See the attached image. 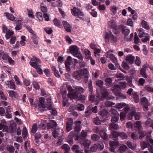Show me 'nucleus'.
Masks as SVG:
<instances>
[{
    "label": "nucleus",
    "instance_id": "nucleus-1",
    "mask_svg": "<svg viewBox=\"0 0 153 153\" xmlns=\"http://www.w3.org/2000/svg\"><path fill=\"white\" fill-rule=\"evenodd\" d=\"M30 65L33 67L35 68L37 72L40 74H43L42 70L39 65L41 63V61L39 58L35 56H33L29 62Z\"/></svg>",
    "mask_w": 153,
    "mask_h": 153
},
{
    "label": "nucleus",
    "instance_id": "nucleus-2",
    "mask_svg": "<svg viewBox=\"0 0 153 153\" xmlns=\"http://www.w3.org/2000/svg\"><path fill=\"white\" fill-rule=\"evenodd\" d=\"M52 103L51 98L49 97L47 100V104L46 105L45 99L44 97H42L39 98L38 106L39 108H47L48 109L50 110L52 108Z\"/></svg>",
    "mask_w": 153,
    "mask_h": 153
},
{
    "label": "nucleus",
    "instance_id": "nucleus-3",
    "mask_svg": "<svg viewBox=\"0 0 153 153\" xmlns=\"http://www.w3.org/2000/svg\"><path fill=\"white\" fill-rule=\"evenodd\" d=\"M104 37L105 42H109V39H110L114 42H116L117 41V36L113 35L112 32L109 31L108 33L105 32L104 33Z\"/></svg>",
    "mask_w": 153,
    "mask_h": 153
},
{
    "label": "nucleus",
    "instance_id": "nucleus-4",
    "mask_svg": "<svg viewBox=\"0 0 153 153\" xmlns=\"http://www.w3.org/2000/svg\"><path fill=\"white\" fill-rule=\"evenodd\" d=\"M25 27L27 30L31 34V37L34 43L36 44H38V39L36 33L31 28L28 26H25Z\"/></svg>",
    "mask_w": 153,
    "mask_h": 153
},
{
    "label": "nucleus",
    "instance_id": "nucleus-5",
    "mask_svg": "<svg viewBox=\"0 0 153 153\" xmlns=\"http://www.w3.org/2000/svg\"><path fill=\"white\" fill-rule=\"evenodd\" d=\"M131 113L128 114V118L130 120L132 119V117H134L135 120H138L140 117V113L139 112H136L134 110L132 109L131 111Z\"/></svg>",
    "mask_w": 153,
    "mask_h": 153
},
{
    "label": "nucleus",
    "instance_id": "nucleus-6",
    "mask_svg": "<svg viewBox=\"0 0 153 153\" xmlns=\"http://www.w3.org/2000/svg\"><path fill=\"white\" fill-rule=\"evenodd\" d=\"M71 10L72 14L75 16H78L80 17L83 16V13L77 8L74 7Z\"/></svg>",
    "mask_w": 153,
    "mask_h": 153
},
{
    "label": "nucleus",
    "instance_id": "nucleus-7",
    "mask_svg": "<svg viewBox=\"0 0 153 153\" xmlns=\"http://www.w3.org/2000/svg\"><path fill=\"white\" fill-rule=\"evenodd\" d=\"M113 51H109L106 52L105 56L107 58H110L111 60L114 63L117 62V58L115 57L113 54L112 53Z\"/></svg>",
    "mask_w": 153,
    "mask_h": 153
},
{
    "label": "nucleus",
    "instance_id": "nucleus-8",
    "mask_svg": "<svg viewBox=\"0 0 153 153\" xmlns=\"http://www.w3.org/2000/svg\"><path fill=\"white\" fill-rule=\"evenodd\" d=\"M110 151L111 152H115L116 147L119 145V143L118 141H111L109 142Z\"/></svg>",
    "mask_w": 153,
    "mask_h": 153
},
{
    "label": "nucleus",
    "instance_id": "nucleus-9",
    "mask_svg": "<svg viewBox=\"0 0 153 153\" xmlns=\"http://www.w3.org/2000/svg\"><path fill=\"white\" fill-rule=\"evenodd\" d=\"M73 59L70 56H68L67 58L65 64L66 70L68 71H69L71 70L70 66L73 63Z\"/></svg>",
    "mask_w": 153,
    "mask_h": 153
},
{
    "label": "nucleus",
    "instance_id": "nucleus-10",
    "mask_svg": "<svg viewBox=\"0 0 153 153\" xmlns=\"http://www.w3.org/2000/svg\"><path fill=\"white\" fill-rule=\"evenodd\" d=\"M82 69H79L74 71L73 74L74 78L78 80H80L82 78Z\"/></svg>",
    "mask_w": 153,
    "mask_h": 153
},
{
    "label": "nucleus",
    "instance_id": "nucleus-11",
    "mask_svg": "<svg viewBox=\"0 0 153 153\" xmlns=\"http://www.w3.org/2000/svg\"><path fill=\"white\" fill-rule=\"evenodd\" d=\"M5 85L7 86V88H10L13 90L16 89L15 85L12 80L5 82Z\"/></svg>",
    "mask_w": 153,
    "mask_h": 153
},
{
    "label": "nucleus",
    "instance_id": "nucleus-12",
    "mask_svg": "<svg viewBox=\"0 0 153 153\" xmlns=\"http://www.w3.org/2000/svg\"><path fill=\"white\" fill-rule=\"evenodd\" d=\"M62 23L66 31L68 32H71L72 28L71 25L66 21H63Z\"/></svg>",
    "mask_w": 153,
    "mask_h": 153
},
{
    "label": "nucleus",
    "instance_id": "nucleus-13",
    "mask_svg": "<svg viewBox=\"0 0 153 153\" xmlns=\"http://www.w3.org/2000/svg\"><path fill=\"white\" fill-rule=\"evenodd\" d=\"M71 53L73 56L75 55L79 52V48L76 46L75 45H72L70 48Z\"/></svg>",
    "mask_w": 153,
    "mask_h": 153
},
{
    "label": "nucleus",
    "instance_id": "nucleus-14",
    "mask_svg": "<svg viewBox=\"0 0 153 153\" xmlns=\"http://www.w3.org/2000/svg\"><path fill=\"white\" fill-rule=\"evenodd\" d=\"M63 132V131L62 129H56L53 132L52 134L54 137L56 138L59 135L62 134Z\"/></svg>",
    "mask_w": 153,
    "mask_h": 153
},
{
    "label": "nucleus",
    "instance_id": "nucleus-15",
    "mask_svg": "<svg viewBox=\"0 0 153 153\" xmlns=\"http://www.w3.org/2000/svg\"><path fill=\"white\" fill-rule=\"evenodd\" d=\"M80 143L85 149H88L89 146L91 143V141L90 140L85 139L81 141Z\"/></svg>",
    "mask_w": 153,
    "mask_h": 153
},
{
    "label": "nucleus",
    "instance_id": "nucleus-16",
    "mask_svg": "<svg viewBox=\"0 0 153 153\" xmlns=\"http://www.w3.org/2000/svg\"><path fill=\"white\" fill-rule=\"evenodd\" d=\"M101 94H102V97L101 98L100 100H103V99L104 98H106L107 99L109 100V98H108V92L107 90L103 89H102L101 91Z\"/></svg>",
    "mask_w": 153,
    "mask_h": 153
},
{
    "label": "nucleus",
    "instance_id": "nucleus-17",
    "mask_svg": "<svg viewBox=\"0 0 153 153\" xmlns=\"http://www.w3.org/2000/svg\"><path fill=\"white\" fill-rule=\"evenodd\" d=\"M148 65L146 64L143 65L140 71V74L144 78H146L147 77V75L146 73V71L147 67H148Z\"/></svg>",
    "mask_w": 153,
    "mask_h": 153
},
{
    "label": "nucleus",
    "instance_id": "nucleus-18",
    "mask_svg": "<svg viewBox=\"0 0 153 153\" xmlns=\"http://www.w3.org/2000/svg\"><path fill=\"white\" fill-rule=\"evenodd\" d=\"M108 26L112 29L115 30L117 29V27L115 22L113 20H111L109 21L108 23Z\"/></svg>",
    "mask_w": 153,
    "mask_h": 153
},
{
    "label": "nucleus",
    "instance_id": "nucleus-19",
    "mask_svg": "<svg viewBox=\"0 0 153 153\" xmlns=\"http://www.w3.org/2000/svg\"><path fill=\"white\" fill-rule=\"evenodd\" d=\"M68 96L69 98L72 99H76L77 100L78 96V94L77 91L73 93H68Z\"/></svg>",
    "mask_w": 153,
    "mask_h": 153
},
{
    "label": "nucleus",
    "instance_id": "nucleus-20",
    "mask_svg": "<svg viewBox=\"0 0 153 153\" xmlns=\"http://www.w3.org/2000/svg\"><path fill=\"white\" fill-rule=\"evenodd\" d=\"M106 131V128H104L103 130H101L100 131V136L104 140H106L108 138V135L105 132Z\"/></svg>",
    "mask_w": 153,
    "mask_h": 153
},
{
    "label": "nucleus",
    "instance_id": "nucleus-21",
    "mask_svg": "<svg viewBox=\"0 0 153 153\" xmlns=\"http://www.w3.org/2000/svg\"><path fill=\"white\" fill-rule=\"evenodd\" d=\"M75 125L74 128L75 131L76 132L79 131L81 129V122L80 121H76L75 122Z\"/></svg>",
    "mask_w": 153,
    "mask_h": 153
},
{
    "label": "nucleus",
    "instance_id": "nucleus-22",
    "mask_svg": "<svg viewBox=\"0 0 153 153\" xmlns=\"http://www.w3.org/2000/svg\"><path fill=\"white\" fill-rule=\"evenodd\" d=\"M134 57L133 56L130 55L126 57V60L127 62L132 64L134 62Z\"/></svg>",
    "mask_w": 153,
    "mask_h": 153
},
{
    "label": "nucleus",
    "instance_id": "nucleus-23",
    "mask_svg": "<svg viewBox=\"0 0 153 153\" xmlns=\"http://www.w3.org/2000/svg\"><path fill=\"white\" fill-rule=\"evenodd\" d=\"M8 94L9 96L12 98H16L18 97V94L16 91H9Z\"/></svg>",
    "mask_w": 153,
    "mask_h": 153
},
{
    "label": "nucleus",
    "instance_id": "nucleus-24",
    "mask_svg": "<svg viewBox=\"0 0 153 153\" xmlns=\"http://www.w3.org/2000/svg\"><path fill=\"white\" fill-rule=\"evenodd\" d=\"M90 100L92 102H94L95 101H97L100 99V96L99 94H98L96 96V99L95 98L94 95H93L91 93L89 95Z\"/></svg>",
    "mask_w": 153,
    "mask_h": 153
},
{
    "label": "nucleus",
    "instance_id": "nucleus-25",
    "mask_svg": "<svg viewBox=\"0 0 153 153\" xmlns=\"http://www.w3.org/2000/svg\"><path fill=\"white\" fill-rule=\"evenodd\" d=\"M143 30V29L142 28H140L138 30L139 32L138 35L140 38L144 37L146 36V35H149L144 32Z\"/></svg>",
    "mask_w": 153,
    "mask_h": 153
},
{
    "label": "nucleus",
    "instance_id": "nucleus-26",
    "mask_svg": "<svg viewBox=\"0 0 153 153\" xmlns=\"http://www.w3.org/2000/svg\"><path fill=\"white\" fill-rule=\"evenodd\" d=\"M141 24L142 27L147 30H149L150 28L148 23L144 20H142L141 22Z\"/></svg>",
    "mask_w": 153,
    "mask_h": 153
},
{
    "label": "nucleus",
    "instance_id": "nucleus-27",
    "mask_svg": "<svg viewBox=\"0 0 153 153\" xmlns=\"http://www.w3.org/2000/svg\"><path fill=\"white\" fill-rule=\"evenodd\" d=\"M5 14L7 18L11 21H13L16 18L11 13H5Z\"/></svg>",
    "mask_w": 153,
    "mask_h": 153
},
{
    "label": "nucleus",
    "instance_id": "nucleus-28",
    "mask_svg": "<svg viewBox=\"0 0 153 153\" xmlns=\"http://www.w3.org/2000/svg\"><path fill=\"white\" fill-rule=\"evenodd\" d=\"M109 128L111 130L113 129L117 130L119 129V128L117 124H115L114 123H112L109 126Z\"/></svg>",
    "mask_w": 153,
    "mask_h": 153
},
{
    "label": "nucleus",
    "instance_id": "nucleus-29",
    "mask_svg": "<svg viewBox=\"0 0 153 153\" xmlns=\"http://www.w3.org/2000/svg\"><path fill=\"white\" fill-rule=\"evenodd\" d=\"M22 22L20 20H19L16 23V25L15 27V29L16 30H20L22 27Z\"/></svg>",
    "mask_w": 153,
    "mask_h": 153
},
{
    "label": "nucleus",
    "instance_id": "nucleus-30",
    "mask_svg": "<svg viewBox=\"0 0 153 153\" xmlns=\"http://www.w3.org/2000/svg\"><path fill=\"white\" fill-rule=\"evenodd\" d=\"M126 143L128 147L132 150L134 149V148L136 147V145L132 143L129 141H127Z\"/></svg>",
    "mask_w": 153,
    "mask_h": 153
},
{
    "label": "nucleus",
    "instance_id": "nucleus-31",
    "mask_svg": "<svg viewBox=\"0 0 153 153\" xmlns=\"http://www.w3.org/2000/svg\"><path fill=\"white\" fill-rule=\"evenodd\" d=\"M75 89L77 92H78L80 94L83 93L85 91L84 89L82 87L80 86H76Z\"/></svg>",
    "mask_w": 153,
    "mask_h": 153
},
{
    "label": "nucleus",
    "instance_id": "nucleus-32",
    "mask_svg": "<svg viewBox=\"0 0 153 153\" xmlns=\"http://www.w3.org/2000/svg\"><path fill=\"white\" fill-rule=\"evenodd\" d=\"M53 23L54 25L57 27L61 28L62 27V25L60 22L57 19H55L53 20Z\"/></svg>",
    "mask_w": 153,
    "mask_h": 153
},
{
    "label": "nucleus",
    "instance_id": "nucleus-33",
    "mask_svg": "<svg viewBox=\"0 0 153 153\" xmlns=\"http://www.w3.org/2000/svg\"><path fill=\"white\" fill-rule=\"evenodd\" d=\"M100 114L102 117H107L109 115V114L107 110H103L101 111Z\"/></svg>",
    "mask_w": 153,
    "mask_h": 153
},
{
    "label": "nucleus",
    "instance_id": "nucleus-34",
    "mask_svg": "<svg viewBox=\"0 0 153 153\" xmlns=\"http://www.w3.org/2000/svg\"><path fill=\"white\" fill-rule=\"evenodd\" d=\"M134 126L137 129L139 130H140L142 128L141 122L139 121H136L135 123L134 124Z\"/></svg>",
    "mask_w": 153,
    "mask_h": 153
},
{
    "label": "nucleus",
    "instance_id": "nucleus-35",
    "mask_svg": "<svg viewBox=\"0 0 153 153\" xmlns=\"http://www.w3.org/2000/svg\"><path fill=\"white\" fill-rule=\"evenodd\" d=\"M74 56L75 57H76L79 59V62L82 61L83 60L84 58L82 54L79 52L76 54L75 55H74Z\"/></svg>",
    "mask_w": 153,
    "mask_h": 153
},
{
    "label": "nucleus",
    "instance_id": "nucleus-36",
    "mask_svg": "<svg viewBox=\"0 0 153 153\" xmlns=\"http://www.w3.org/2000/svg\"><path fill=\"white\" fill-rule=\"evenodd\" d=\"M14 34V32L13 31L10 30H8L7 31L5 35V37L7 39H8L10 38L11 36L13 35Z\"/></svg>",
    "mask_w": 153,
    "mask_h": 153
},
{
    "label": "nucleus",
    "instance_id": "nucleus-37",
    "mask_svg": "<svg viewBox=\"0 0 153 153\" xmlns=\"http://www.w3.org/2000/svg\"><path fill=\"white\" fill-rule=\"evenodd\" d=\"M127 149V146L125 145L121 146L120 149L118 150V152L120 153H123L124 152L126 151Z\"/></svg>",
    "mask_w": 153,
    "mask_h": 153
},
{
    "label": "nucleus",
    "instance_id": "nucleus-38",
    "mask_svg": "<svg viewBox=\"0 0 153 153\" xmlns=\"http://www.w3.org/2000/svg\"><path fill=\"white\" fill-rule=\"evenodd\" d=\"M82 70V75H84V76L86 78H88L89 76V74L88 70L85 68Z\"/></svg>",
    "mask_w": 153,
    "mask_h": 153
},
{
    "label": "nucleus",
    "instance_id": "nucleus-39",
    "mask_svg": "<svg viewBox=\"0 0 153 153\" xmlns=\"http://www.w3.org/2000/svg\"><path fill=\"white\" fill-rule=\"evenodd\" d=\"M141 104L143 105H149L147 99L146 97H143L141 99Z\"/></svg>",
    "mask_w": 153,
    "mask_h": 153
},
{
    "label": "nucleus",
    "instance_id": "nucleus-40",
    "mask_svg": "<svg viewBox=\"0 0 153 153\" xmlns=\"http://www.w3.org/2000/svg\"><path fill=\"white\" fill-rule=\"evenodd\" d=\"M112 79L111 78H107L105 81V85L108 87H109L112 83Z\"/></svg>",
    "mask_w": 153,
    "mask_h": 153
},
{
    "label": "nucleus",
    "instance_id": "nucleus-41",
    "mask_svg": "<svg viewBox=\"0 0 153 153\" xmlns=\"http://www.w3.org/2000/svg\"><path fill=\"white\" fill-rule=\"evenodd\" d=\"M61 148L64 149L65 152H68L70 150V148L69 146L66 144H65L61 146Z\"/></svg>",
    "mask_w": 153,
    "mask_h": 153
},
{
    "label": "nucleus",
    "instance_id": "nucleus-42",
    "mask_svg": "<svg viewBox=\"0 0 153 153\" xmlns=\"http://www.w3.org/2000/svg\"><path fill=\"white\" fill-rule=\"evenodd\" d=\"M38 129V125L37 124L35 123L32 127L31 132L32 133H35L37 131Z\"/></svg>",
    "mask_w": 153,
    "mask_h": 153
},
{
    "label": "nucleus",
    "instance_id": "nucleus-43",
    "mask_svg": "<svg viewBox=\"0 0 153 153\" xmlns=\"http://www.w3.org/2000/svg\"><path fill=\"white\" fill-rule=\"evenodd\" d=\"M14 79L16 84L18 85L21 86L22 85V83L19 80L18 77L16 75L14 76Z\"/></svg>",
    "mask_w": 153,
    "mask_h": 153
},
{
    "label": "nucleus",
    "instance_id": "nucleus-44",
    "mask_svg": "<svg viewBox=\"0 0 153 153\" xmlns=\"http://www.w3.org/2000/svg\"><path fill=\"white\" fill-rule=\"evenodd\" d=\"M85 57L87 59H90L91 58V52H90L87 50H85Z\"/></svg>",
    "mask_w": 153,
    "mask_h": 153
},
{
    "label": "nucleus",
    "instance_id": "nucleus-45",
    "mask_svg": "<svg viewBox=\"0 0 153 153\" xmlns=\"http://www.w3.org/2000/svg\"><path fill=\"white\" fill-rule=\"evenodd\" d=\"M145 89L149 92H153V87L149 85H147L145 86Z\"/></svg>",
    "mask_w": 153,
    "mask_h": 153
},
{
    "label": "nucleus",
    "instance_id": "nucleus-46",
    "mask_svg": "<svg viewBox=\"0 0 153 153\" xmlns=\"http://www.w3.org/2000/svg\"><path fill=\"white\" fill-rule=\"evenodd\" d=\"M126 105V104L123 102L117 103L115 105V107L118 109H121L123 108Z\"/></svg>",
    "mask_w": 153,
    "mask_h": 153
},
{
    "label": "nucleus",
    "instance_id": "nucleus-47",
    "mask_svg": "<svg viewBox=\"0 0 153 153\" xmlns=\"http://www.w3.org/2000/svg\"><path fill=\"white\" fill-rule=\"evenodd\" d=\"M36 16L40 22H42L43 20V18L41 13L38 12L36 13Z\"/></svg>",
    "mask_w": 153,
    "mask_h": 153
},
{
    "label": "nucleus",
    "instance_id": "nucleus-48",
    "mask_svg": "<svg viewBox=\"0 0 153 153\" xmlns=\"http://www.w3.org/2000/svg\"><path fill=\"white\" fill-rule=\"evenodd\" d=\"M41 10L44 13H46L48 11L47 7L43 3L41 4Z\"/></svg>",
    "mask_w": 153,
    "mask_h": 153
},
{
    "label": "nucleus",
    "instance_id": "nucleus-49",
    "mask_svg": "<svg viewBox=\"0 0 153 153\" xmlns=\"http://www.w3.org/2000/svg\"><path fill=\"white\" fill-rule=\"evenodd\" d=\"M73 120L72 119L71 120V124L68 123H67L66 124V129L68 132L72 128V125L73 123Z\"/></svg>",
    "mask_w": 153,
    "mask_h": 153
},
{
    "label": "nucleus",
    "instance_id": "nucleus-50",
    "mask_svg": "<svg viewBox=\"0 0 153 153\" xmlns=\"http://www.w3.org/2000/svg\"><path fill=\"white\" fill-rule=\"evenodd\" d=\"M103 82L101 80H98L96 82V85L100 88H102L103 86Z\"/></svg>",
    "mask_w": 153,
    "mask_h": 153
},
{
    "label": "nucleus",
    "instance_id": "nucleus-51",
    "mask_svg": "<svg viewBox=\"0 0 153 153\" xmlns=\"http://www.w3.org/2000/svg\"><path fill=\"white\" fill-rule=\"evenodd\" d=\"M110 114L114 116L119 115L117 111L115 109L111 108L109 111Z\"/></svg>",
    "mask_w": 153,
    "mask_h": 153
},
{
    "label": "nucleus",
    "instance_id": "nucleus-52",
    "mask_svg": "<svg viewBox=\"0 0 153 153\" xmlns=\"http://www.w3.org/2000/svg\"><path fill=\"white\" fill-rule=\"evenodd\" d=\"M117 8L115 6H112L111 7V11L114 15L116 14L117 13Z\"/></svg>",
    "mask_w": 153,
    "mask_h": 153
},
{
    "label": "nucleus",
    "instance_id": "nucleus-53",
    "mask_svg": "<svg viewBox=\"0 0 153 153\" xmlns=\"http://www.w3.org/2000/svg\"><path fill=\"white\" fill-rule=\"evenodd\" d=\"M119 118V115L114 116H113L111 119V121L112 123H115L117 122Z\"/></svg>",
    "mask_w": 153,
    "mask_h": 153
},
{
    "label": "nucleus",
    "instance_id": "nucleus-54",
    "mask_svg": "<svg viewBox=\"0 0 153 153\" xmlns=\"http://www.w3.org/2000/svg\"><path fill=\"white\" fill-rule=\"evenodd\" d=\"M133 36V33H131L130 34V35L128 36H126L125 37V40L127 41H131Z\"/></svg>",
    "mask_w": 153,
    "mask_h": 153
},
{
    "label": "nucleus",
    "instance_id": "nucleus-55",
    "mask_svg": "<svg viewBox=\"0 0 153 153\" xmlns=\"http://www.w3.org/2000/svg\"><path fill=\"white\" fill-rule=\"evenodd\" d=\"M27 10L28 12V15L29 17H30L31 18H34V16L33 15V13L31 10H30L27 9Z\"/></svg>",
    "mask_w": 153,
    "mask_h": 153
},
{
    "label": "nucleus",
    "instance_id": "nucleus-56",
    "mask_svg": "<svg viewBox=\"0 0 153 153\" xmlns=\"http://www.w3.org/2000/svg\"><path fill=\"white\" fill-rule=\"evenodd\" d=\"M99 136L98 135L95 134H94L91 136V139L93 141H97L99 139Z\"/></svg>",
    "mask_w": 153,
    "mask_h": 153
},
{
    "label": "nucleus",
    "instance_id": "nucleus-57",
    "mask_svg": "<svg viewBox=\"0 0 153 153\" xmlns=\"http://www.w3.org/2000/svg\"><path fill=\"white\" fill-rule=\"evenodd\" d=\"M27 134V131L26 127H24L22 129V135L23 138L26 137Z\"/></svg>",
    "mask_w": 153,
    "mask_h": 153
},
{
    "label": "nucleus",
    "instance_id": "nucleus-58",
    "mask_svg": "<svg viewBox=\"0 0 153 153\" xmlns=\"http://www.w3.org/2000/svg\"><path fill=\"white\" fill-rule=\"evenodd\" d=\"M98 149L97 145L94 144L92 145L90 148V150L92 152H95Z\"/></svg>",
    "mask_w": 153,
    "mask_h": 153
},
{
    "label": "nucleus",
    "instance_id": "nucleus-59",
    "mask_svg": "<svg viewBox=\"0 0 153 153\" xmlns=\"http://www.w3.org/2000/svg\"><path fill=\"white\" fill-rule=\"evenodd\" d=\"M148 144L149 143L147 144L145 142H140V144L141 149L143 150L146 148Z\"/></svg>",
    "mask_w": 153,
    "mask_h": 153
},
{
    "label": "nucleus",
    "instance_id": "nucleus-60",
    "mask_svg": "<svg viewBox=\"0 0 153 153\" xmlns=\"http://www.w3.org/2000/svg\"><path fill=\"white\" fill-rule=\"evenodd\" d=\"M135 63L138 66H139L140 65V59L139 57L137 56H136V59L135 60Z\"/></svg>",
    "mask_w": 153,
    "mask_h": 153
},
{
    "label": "nucleus",
    "instance_id": "nucleus-61",
    "mask_svg": "<svg viewBox=\"0 0 153 153\" xmlns=\"http://www.w3.org/2000/svg\"><path fill=\"white\" fill-rule=\"evenodd\" d=\"M116 76L120 80H123L124 79V77L122 74L117 73L116 74Z\"/></svg>",
    "mask_w": 153,
    "mask_h": 153
},
{
    "label": "nucleus",
    "instance_id": "nucleus-62",
    "mask_svg": "<svg viewBox=\"0 0 153 153\" xmlns=\"http://www.w3.org/2000/svg\"><path fill=\"white\" fill-rule=\"evenodd\" d=\"M120 136L123 139H126L128 137L127 135L124 132H120Z\"/></svg>",
    "mask_w": 153,
    "mask_h": 153
},
{
    "label": "nucleus",
    "instance_id": "nucleus-63",
    "mask_svg": "<svg viewBox=\"0 0 153 153\" xmlns=\"http://www.w3.org/2000/svg\"><path fill=\"white\" fill-rule=\"evenodd\" d=\"M130 32V30L128 29L124 28L123 29V33L126 36H127Z\"/></svg>",
    "mask_w": 153,
    "mask_h": 153
},
{
    "label": "nucleus",
    "instance_id": "nucleus-64",
    "mask_svg": "<svg viewBox=\"0 0 153 153\" xmlns=\"http://www.w3.org/2000/svg\"><path fill=\"white\" fill-rule=\"evenodd\" d=\"M133 98L134 99V102L136 103H137L139 101L138 96L136 93H134L133 94Z\"/></svg>",
    "mask_w": 153,
    "mask_h": 153
}]
</instances>
